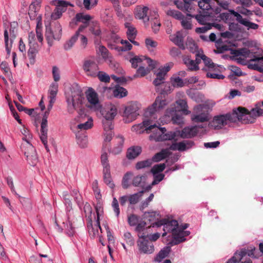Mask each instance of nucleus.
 <instances>
[{"label":"nucleus","mask_w":263,"mask_h":263,"mask_svg":"<svg viewBox=\"0 0 263 263\" xmlns=\"http://www.w3.org/2000/svg\"><path fill=\"white\" fill-rule=\"evenodd\" d=\"M93 18V17L73 18L72 22L70 23L71 26H72L73 23L77 24L79 23H82V24L80 26L75 34L64 44V48L65 50H68L73 47L78 39L79 33L86 28H88L89 30L95 36H99L101 34V31L99 24L97 21H94Z\"/></svg>","instance_id":"obj_1"},{"label":"nucleus","mask_w":263,"mask_h":263,"mask_svg":"<svg viewBox=\"0 0 263 263\" xmlns=\"http://www.w3.org/2000/svg\"><path fill=\"white\" fill-rule=\"evenodd\" d=\"M233 113L236 118V122L240 121L243 124H249L254 123L257 117L263 115V109L260 108L257 104L250 111L240 107L233 109Z\"/></svg>","instance_id":"obj_2"},{"label":"nucleus","mask_w":263,"mask_h":263,"mask_svg":"<svg viewBox=\"0 0 263 263\" xmlns=\"http://www.w3.org/2000/svg\"><path fill=\"white\" fill-rule=\"evenodd\" d=\"M85 99L83 95L79 92H72L71 95L66 96L67 111L69 114H73L78 109L80 117L87 115L85 109L83 107Z\"/></svg>","instance_id":"obj_3"},{"label":"nucleus","mask_w":263,"mask_h":263,"mask_svg":"<svg viewBox=\"0 0 263 263\" xmlns=\"http://www.w3.org/2000/svg\"><path fill=\"white\" fill-rule=\"evenodd\" d=\"M197 22L201 25H204L201 27L196 28V32L199 33H204L208 30L214 27L219 30H221L223 26L216 22L223 21L227 23L228 21L231 20L232 17H195Z\"/></svg>","instance_id":"obj_4"},{"label":"nucleus","mask_w":263,"mask_h":263,"mask_svg":"<svg viewBox=\"0 0 263 263\" xmlns=\"http://www.w3.org/2000/svg\"><path fill=\"white\" fill-rule=\"evenodd\" d=\"M166 129L165 127H160L156 125L154 128L153 134L149 136V139L156 142L164 141L167 140L176 141V137L179 135V132L170 131L166 133Z\"/></svg>","instance_id":"obj_5"},{"label":"nucleus","mask_w":263,"mask_h":263,"mask_svg":"<svg viewBox=\"0 0 263 263\" xmlns=\"http://www.w3.org/2000/svg\"><path fill=\"white\" fill-rule=\"evenodd\" d=\"M62 31L61 25L56 19L50 25H46L45 37L49 47L53 45L54 40L59 41L61 39Z\"/></svg>","instance_id":"obj_6"},{"label":"nucleus","mask_w":263,"mask_h":263,"mask_svg":"<svg viewBox=\"0 0 263 263\" xmlns=\"http://www.w3.org/2000/svg\"><path fill=\"white\" fill-rule=\"evenodd\" d=\"M62 31L61 25L56 19L50 25H46L45 37L49 47L53 45L54 40L59 41L61 39Z\"/></svg>","instance_id":"obj_7"},{"label":"nucleus","mask_w":263,"mask_h":263,"mask_svg":"<svg viewBox=\"0 0 263 263\" xmlns=\"http://www.w3.org/2000/svg\"><path fill=\"white\" fill-rule=\"evenodd\" d=\"M236 119L234 117L233 111L231 113L216 116L209 123V126L214 129H220L225 125L236 123Z\"/></svg>","instance_id":"obj_8"},{"label":"nucleus","mask_w":263,"mask_h":263,"mask_svg":"<svg viewBox=\"0 0 263 263\" xmlns=\"http://www.w3.org/2000/svg\"><path fill=\"white\" fill-rule=\"evenodd\" d=\"M167 104L166 100L162 96H158L155 102L146 109L145 114L147 117L157 119L156 114L163 109Z\"/></svg>","instance_id":"obj_9"},{"label":"nucleus","mask_w":263,"mask_h":263,"mask_svg":"<svg viewBox=\"0 0 263 263\" xmlns=\"http://www.w3.org/2000/svg\"><path fill=\"white\" fill-rule=\"evenodd\" d=\"M140 107V104L135 102L131 103L125 107L124 112L125 116L124 120L125 123H129L137 118L139 115Z\"/></svg>","instance_id":"obj_10"},{"label":"nucleus","mask_w":263,"mask_h":263,"mask_svg":"<svg viewBox=\"0 0 263 263\" xmlns=\"http://www.w3.org/2000/svg\"><path fill=\"white\" fill-rule=\"evenodd\" d=\"M163 226L164 232L162 233V236L166 235L167 233L172 232L173 233L177 230L178 223L176 220L167 221L165 219H162L160 221L155 222L153 227H159Z\"/></svg>","instance_id":"obj_11"},{"label":"nucleus","mask_w":263,"mask_h":263,"mask_svg":"<svg viewBox=\"0 0 263 263\" xmlns=\"http://www.w3.org/2000/svg\"><path fill=\"white\" fill-rule=\"evenodd\" d=\"M139 239L137 241V245L139 251L144 254H150L154 252V246L152 242L146 239L145 236L138 235Z\"/></svg>","instance_id":"obj_12"},{"label":"nucleus","mask_w":263,"mask_h":263,"mask_svg":"<svg viewBox=\"0 0 263 263\" xmlns=\"http://www.w3.org/2000/svg\"><path fill=\"white\" fill-rule=\"evenodd\" d=\"M237 23L229 22V29L232 31H238L239 29L238 23H239L245 26L248 30L254 29L256 30L258 28V25L257 24L251 22L246 18L243 17H236Z\"/></svg>","instance_id":"obj_13"},{"label":"nucleus","mask_w":263,"mask_h":263,"mask_svg":"<svg viewBox=\"0 0 263 263\" xmlns=\"http://www.w3.org/2000/svg\"><path fill=\"white\" fill-rule=\"evenodd\" d=\"M156 127V124L153 123L151 120H144L142 123L135 124L132 127V130L137 134H141L146 130L147 133L153 132L154 128Z\"/></svg>","instance_id":"obj_14"},{"label":"nucleus","mask_w":263,"mask_h":263,"mask_svg":"<svg viewBox=\"0 0 263 263\" xmlns=\"http://www.w3.org/2000/svg\"><path fill=\"white\" fill-rule=\"evenodd\" d=\"M97 213L96 223L93 226L92 220L90 219L87 223V229L89 234L91 237L94 238L99 234V230L102 231L100 223V212L101 211V207H96Z\"/></svg>","instance_id":"obj_15"},{"label":"nucleus","mask_w":263,"mask_h":263,"mask_svg":"<svg viewBox=\"0 0 263 263\" xmlns=\"http://www.w3.org/2000/svg\"><path fill=\"white\" fill-rule=\"evenodd\" d=\"M86 98L90 105L87 107L93 109L95 111H99L101 108L97 92L92 88H89L86 92Z\"/></svg>","instance_id":"obj_16"},{"label":"nucleus","mask_w":263,"mask_h":263,"mask_svg":"<svg viewBox=\"0 0 263 263\" xmlns=\"http://www.w3.org/2000/svg\"><path fill=\"white\" fill-rule=\"evenodd\" d=\"M83 68L87 76L92 77H97L99 70L98 64L91 60H85L84 62Z\"/></svg>","instance_id":"obj_17"},{"label":"nucleus","mask_w":263,"mask_h":263,"mask_svg":"<svg viewBox=\"0 0 263 263\" xmlns=\"http://www.w3.org/2000/svg\"><path fill=\"white\" fill-rule=\"evenodd\" d=\"M144 60L148 65L149 68H145L143 66H140L136 73L134 75V78L143 77L147 74L151 69L156 67V61H153L149 58H145Z\"/></svg>","instance_id":"obj_18"},{"label":"nucleus","mask_w":263,"mask_h":263,"mask_svg":"<svg viewBox=\"0 0 263 263\" xmlns=\"http://www.w3.org/2000/svg\"><path fill=\"white\" fill-rule=\"evenodd\" d=\"M194 145V142L191 140H183L179 142L173 143L169 147L170 150L178 151L179 152H184Z\"/></svg>","instance_id":"obj_19"},{"label":"nucleus","mask_w":263,"mask_h":263,"mask_svg":"<svg viewBox=\"0 0 263 263\" xmlns=\"http://www.w3.org/2000/svg\"><path fill=\"white\" fill-rule=\"evenodd\" d=\"M28 145V151L25 152L24 154L26 156L28 163L32 166H34L37 162V157L36 154L35 149L33 145L29 143L25 138H23Z\"/></svg>","instance_id":"obj_20"},{"label":"nucleus","mask_w":263,"mask_h":263,"mask_svg":"<svg viewBox=\"0 0 263 263\" xmlns=\"http://www.w3.org/2000/svg\"><path fill=\"white\" fill-rule=\"evenodd\" d=\"M105 119H114L117 113V109L115 105L109 104L105 106L99 110Z\"/></svg>","instance_id":"obj_21"},{"label":"nucleus","mask_w":263,"mask_h":263,"mask_svg":"<svg viewBox=\"0 0 263 263\" xmlns=\"http://www.w3.org/2000/svg\"><path fill=\"white\" fill-rule=\"evenodd\" d=\"M53 3L56 7L53 13L51 15V16H53V14L58 16H61L62 13L66 10L67 6L70 5L69 2L64 0L54 1Z\"/></svg>","instance_id":"obj_22"},{"label":"nucleus","mask_w":263,"mask_h":263,"mask_svg":"<svg viewBox=\"0 0 263 263\" xmlns=\"http://www.w3.org/2000/svg\"><path fill=\"white\" fill-rule=\"evenodd\" d=\"M184 37V36L182 31H177L175 34L170 36V40L182 50L186 48L183 43Z\"/></svg>","instance_id":"obj_23"},{"label":"nucleus","mask_w":263,"mask_h":263,"mask_svg":"<svg viewBox=\"0 0 263 263\" xmlns=\"http://www.w3.org/2000/svg\"><path fill=\"white\" fill-rule=\"evenodd\" d=\"M196 57L195 60L191 59L189 57H185L183 59L184 64L188 69L191 71H196L199 69L198 66L200 63V59L198 58L199 55L197 53Z\"/></svg>","instance_id":"obj_24"},{"label":"nucleus","mask_w":263,"mask_h":263,"mask_svg":"<svg viewBox=\"0 0 263 263\" xmlns=\"http://www.w3.org/2000/svg\"><path fill=\"white\" fill-rule=\"evenodd\" d=\"M157 77L153 81V84L156 86H158L159 85H161V86H165V87H168L167 89H163L162 90L161 93H167L170 89V83H165L164 82V76L162 74L161 72H158L156 73Z\"/></svg>","instance_id":"obj_25"},{"label":"nucleus","mask_w":263,"mask_h":263,"mask_svg":"<svg viewBox=\"0 0 263 263\" xmlns=\"http://www.w3.org/2000/svg\"><path fill=\"white\" fill-rule=\"evenodd\" d=\"M74 218V215L71 216V218L69 219L66 217V221L63 222L65 233L69 237L73 236L75 233L74 228L72 226Z\"/></svg>","instance_id":"obj_26"},{"label":"nucleus","mask_w":263,"mask_h":263,"mask_svg":"<svg viewBox=\"0 0 263 263\" xmlns=\"http://www.w3.org/2000/svg\"><path fill=\"white\" fill-rule=\"evenodd\" d=\"M198 130L197 126H192L183 128L180 133V136L183 138H192L195 137Z\"/></svg>","instance_id":"obj_27"},{"label":"nucleus","mask_w":263,"mask_h":263,"mask_svg":"<svg viewBox=\"0 0 263 263\" xmlns=\"http://www.w3.org/2000/svg\"><path fill=\"white\" fill-rule=\"evenodd\" d=\"M30 48L28 51V57L31 64L35 63V57L40 49V47L37 43L29 44Z\"/></svg>","instance_id":"obj_28"},{"label":"nucleus","mask_w":263,"mask_h":263,"mask_svg":"<svg viewBox=\"0 0 263 263\" xmlns=\"http://www.w3.org/2000/svg\"><path fill=\"white\" fill-rule=\"evenodd\" d=\"M255 252L256 248L252 245L249 246L247 249L242 248L239 252L238 251V254L240 256L241 260L247 255L253 258H257L255 255Z\"/></svg>","instance_id":"obj_29"},{"label":"nucleus","mask_w":263,"mask_h":263,"mask_svg":"<svg viewBox=\"0 0 263 263\" xmlns=\"http://www.w3.org/2000/svg\"><path fill=\"white\" fill-rule=\"evenodd\" d=\"M220 68H222V67L218 65L213 69H209L206 73V77L218 80L223 79L225 78V76L222 74H219L218 73L220 71Z\"/></svg>","instance_id":"obj_30"},{"label":"nucleus","mask_w":263,"mask_h":263,"mask_svg":"<svg viewBox=\"0 0 263 263\" xmlns=\"http://www.w3.org/2000/svg\"><path fill=\"white\" fill-rule=\"evenodd\" d=\"M250 62H255L253 64H250V66L252 69L260 72H263V56L261 57L253 56V58L250 59Z\"/></svg>","instance_id":"obj_31"},{"label":"nucleus","mask_w":263,"mask_h":263,"mask_svg":"<svg viewBox=\"0 0 263 263\" xmlns=\"http://www.w3.org/2000/svg\"><path fill=\"white\" fill-rule=\"evenodd\" d=\"M115 141L117 145L111 149L110 152L115 155H117L120 153L122 150L124 139L122 136H119L115 138Z\"/></svg>","instance_id":"obj_32"},{"label":"nucleus","mask_w":263,"mask_h":263,"mask_svg":"<svg viewBox=\"0 0 263 263\" xmlns=\"http://www.w3.org/2000/svg\"><path fill=\"white\" fill-rule=\"evenodd\" d=\"M168 148L162 149L160 152L156 153L151 160H153V162H159L161 160L167 158L170 155V153Z\"/></svg>","instance_id":"obj_33"},{"label":"nucleus","mask_w":263,"mask_h":263,"mask_svg":"<svg viewBox=\"0 0 263 263\" xmlns=\"http://www.w3.org/2000/svg\"><path fill=\"white\" fill-rule=\"evenodd\" d=\"M147 176L146 175H138L135 176L132 181V184L135 186L144 188L146 182Z\"/></svg>","instance_id":"obj_34"},{"label":"nucleus","mask_w":263,"mask_h":263,"mask_svg":"<svg viewBox=\"0 0 263 263\" xmlns=\"http://www.w3.org/2000/svg\"><path fill=\"white\" fill-rule=\"evenodd\" d=\"M112 94L115 98L121 99L126 97L128 92L125 88L117 85L112 90Z\"/></svg>","instance_id":"obj_35"},{"label":"nucleus","mask_w":263,"mask_h":263,"mask_svg":"<svg viewBox=\"0 0 263 263\" xmlns=\"http://www.w3.org/2000/svg\"><path fill=\"white\" fill-rule=\"evenodd\" d=\"M141 147L138 146L129 148L127 152L126 157L129 159H133L138 156L141 153Z\"/></svg>","instance_id":"obj_36"},{"label":"nucleus","mask_w":263,"mask_h":263,"mask_svg":"<svg viewBox=\"0 0 263 263\" xmlns=\"http://www.w3.org/2000/svg\"><path fill=\"white\" fill-rule=\"evenodd\" d=\"M192 121L196 123H202L209 120L208 114L205 112H202L199 114H193L191 116Z\"/></svg>","instance_id":"obj_37"},{"label":"nucleus","mask_w":263,"mask_h":263,"mask_svg":"<svg viewBox=\"0 0 263 263\" xmlns=\"http://www.w3.org/2000/svg\"><path fill=\"white\" fill-rule=\"evenodd\" d=\"M173 239L171 242L172 245H178L186 240V238L184 237L183 234L178 230L175 231L173 233Z\"/></svg>","instance_id":"obj_38"},{"label":"nucleus","mask_w":263,"mask_h":263,"mask_svg":"<svg viewBox=\"0 0 263 263\" xmlns=\"http://www.w3.org/2000/svg\"><path fill=\"white\" fill-rule=\"evenodd\" d=\"M103 179L104 182L110 188L113 189L115 184L112 180L110 175V168H105L103 170Z\"/></svg>","instance_id":"obj_39"},{"label":"nucleus","mask_w":263,"mask_h":263,"mask_svg":"<svg viewBox=\"0 0 263 263\" xmlns=\"http://www.w3.org/2000/svg\"><path fill=\"white\" fill-rule=\"evenodd\" d=\"M121 44L124 46L120 47L116 45L111 46V48L117 50L118 51H127L132 49V44L127 40H122L120 42Z\"/></svg>","instance_id":"obj_40"},{"label":"nucleus","mask_w":263,"mask_h":263,"mask_svg":"<svg viewBox=\"0 0 263 263\" xmlns=\"http://www.w3.org/2000/svg\"><path fill=\"white\" fill-rule=\"evenodd\" d=\"M170 252V249L168 247H164L161 249L159 253L157 254L154 259V261L158 262H160L162 260L167 257Z\"/></svg>","instance_id":"obj_41"},{"label":"nucleus","mask_w":263,"mask_h":263,"mask_svg":"<svg viewBox=\"0 0 263 263\" xmlns=\"http://www.w3.org/2000/svg\"><path fill=\"white\" fill-rule=\"evenodd\" d=\"M58 90V84L56 82L52 83L49 87V98L51 99V103L54 102L55 97L57 95Z\"/></svg>","instance_id":"obj_42"},{"label":"nucleus","mask_w":263,"mask_h":263,"mask_svg":"<svg viewBox=\"0 0 263 263\" xmlns=\"http://www.w3.org/2000/svg\"><path fill=\"white\" fill-rule=\"evenodd\" d=\"M197 54L199 55L198 58L200 59V62L201 60H203L205 65L207 66L209 69H213V68L217 66L218 65L214 64L211 59L207 57L205 55L203 54H200V53H198Z\"/></svg>","instance_id":"obj_43"},{"label":"nucleus","mask_w":263,"mask_h":263,"mask_svg":"<svg viewBox=\"0 0 263 263\" xmlns=\"http://www.w3.org/2000/svg\"><path fill=\"white\" fill-rule=\"evenodd\" d=\"M125 27L127 29L126 34L128 39H135L137 35V30L136 28L129 23L125 24Z\"/></svg>","instance_id":"obj_44"},{"label":"nucleus","mask_w":263,"mask_h":263,"mask_svg":"<svg viewBox=\"0 0 263 263\" xmlns=\"http://www.w3.org/2000/svg\"><path fill=\"white\" fill-rule=\"evenodd\" d=\"M197 2L200 9L202 10H210L212 9L211 0H195Z\"/></svg>","instance_id":"obj_45"},{"label":"nucleus","mask_w":263,"mask_h":263,"mask_svg":"<svg viewBox=\"0 0 263 263\" xmlns=\"http://www.w3.org/2000/svg\"><path fill=\"white\" fill-rule=\"evenodd\" d=\"M41 8L39 6H35L30 4L29 7L28 14L29 16H42V14L40 13Z\"/></svg>","instance_id":"obj_46"},{"label":"nucleus","mask_w":263,"mask_h":263,"mask_svg":"<svg viewBox=\"0 0 263 263\" xmlns=\"http://www.w3.org/2000/svg\"><path fill=\"white\" fill-rule=\"evenodd\" d=\"M135 231L138 233V234L142 235L143 233H147V230L151 229V227L146 228V223L144 221H141L136 226Z\"/></svg>","instance_id":"obj_47"},{"label":"nucleus","mask_w":263,"mask_h":263,"mask_svg":"<svg viewBox=\"0 0 263 263\" xmlns=\"http://www.w3.org/2000/svg\"><path fill=\"white\" fill-rule=\"evenodd\" d=\"M153 164V160L151 159H148L143 161L138 162L135 166L137 170H141L147 167H149Z\"/></svg>","instance_id":"obj_48"},{"label":"nucleus","mask_w":263,"mask_h":263,"mask_svg":"<svg viewBox=\"0 0 263 263\" xmlns=\"http://www.w3.org/2000/svg\"><path fill=\"white\" fill-rule=\"evenodd\" d=\"M64 203L66 206V217H68V219L71 218V216L73 215V212L72 208V203L71 201L65 197L64 198Z\"/></svg>","instance_id":"obj_49"},{"label":"nucleus","mask_w":263,"mask_h":263,"mask_svg":"<svg viewBox=\"0 0 263 263\" xmlns=\"http://www.w3.org/2000/svg\"><path fill=\"white\" fill-rule=\"evenodd\" d=\"M4 40L6 50L8 55H10L12 43H11V38L9 39V33L7 29L4 31Z\"/></svg>","instance_id":"obj_50"},{"label":"nucleus","mask_w":263,"mask_h":263,"mask_svg":"<svg viewBox=\"0 0 263 263\" xmlns=\"http://www.w3.org/2000/svg\"><path fill=\"white\" fill-rule=\"evenodd\" d=\"M181 21L182 27L185 29H191L192 28L191 18L192 17H176Z\"/></svg>","instance_id":"obj_51"},{"label":"nucleus","mask_w":263,"mask_h":263,"mask_svg":"<svg viewBox=\"0 0 263 263\" xmlns=\"http://www.w3.org/2000/svg\"><path fill=\"white\" fill-rule=\"evenodd\" d=\"M47 128H44V129L41 128L40 139L43 143L46 151L49 152V149L47 144Z\"/></svg>","instance_id":"obj_52"},{"label":"nucleus","mask_w":263,"mask_h":263,"mask_svg":"<svg viewBox=\"0 0 263 263\" xmlns=\"http://www.w3.org/2000/svg\"><path fill=\"white\" fill-rule=\"evenodd\" d=\"M176 103L181 108L182 112L185 115L191 114V111L188 110V105L185 100L179 99L176 101Z\"/></svg>","instance_id":"obj_53"},{"label":"nucleus","mask_w":263,"mask_h":263,"mask_svg":"<svg viewBox=\"0 0 263 263\" xmlns=\"http://www.w3.org/2000/svg\"><path fill=\"white\" fill-rule=\"evenodd\" d=\"M144 193V191H141L138 193L133 194L128 196V201L130 204H135L139 200L140 198Z\"/></svg>","instance_id":"obj_54"},{"label":"nucleus","mask_w":263,"mask_h":263,"mask_svg":"<svg viewBox=\"0 0 263 263\" xmlns=\"http://www.w3.org/2000/svg\"><path fill=\"white\" fill-rule=\"evenodd\" d=\"M133 173L130 172H127L123 176L122 181V185L123 189H127L130 186L129 181L131 179Z\"/></svg>","instance_id":"obj_55"},{"label":"nucleus","mask_w":263,"mask_h":263,"mask_svg":"<svg viewBox=\"0 0 263 263\" xmlns=\"http://www.w3.org/2000/svg\"><path fill=\"white\" fill-rule=\"evenodd\" d=\"M172 85L175 87H182L184 85L183 80L179 76H174L171 79Z\"/></svg>","instance_id":"obj_56"},{"label":"nucleus","mask_w":263,"mask_h":263,"mask_svg":"<svg viewBox=\"0 0 263 263\" xmlns=\"http://www.w3.org/2000/svg\"><path fill=\"white\" fill-rule=\"evenodd\" d=\"M148 9L147 7L138 6L135 10L136 16H147Z\"/></svg>","instance_id":"obj_57"},{"label":"nucleus","mask_w":263,"mask_h":263,"mask_svg":"<svg viewBox=\"0 0 263 263\" xmlns=\"http://www.w3.org/2000/svg\"><path fill=\"white\" fill-rule=\"evenodd\" d=\"M10 28L9 29L10 38H11V43H13V40L15 38L16 28L17 26L16 22H12L10 24Z\"/></svg>","instance_id":"obj_58"},{"label":"nucleus","mask_w":263,"mask_h":263,"mask_svg":"<svg viewBox=\"0 0 263 263\" xmlns=\"http://www.w3.org/2000/svg\"><path fill=\"white\" fill-rule=\"evenodd\" d=\"M186 47L189 49L190 51L192 53H195L197 51L198 48L193 39L190 37L187 39Z\"/></svg>","instance_id":"obj_59"},{"label":"nucleus","mask_w":263,"mask_h":263,"mask_svg":"<svg viewBox=\"0 0 263 263\" xmlns=\"http://www.w3.org/2000/svg\"><path fill=\"white\" fill-rule=\"evenodd\" d=\"M93 125V120L92 118L89 117L88 120L84 123H81L78 125L77 127L78 128L81 129L87 130L90 128Z\"/></svg>","instance_id":"obj_60"},{"label":"nucleus","mask_w":263,"mask_h":263,"mask_svg":"<svg viewBox=\"0 0 263 263\" xmlns=\"http://www.w3.org/2000/svg\"><path fill=\"white\" fill-rule=\"evenodd\" d=\"M112 120L113 119L107 120L105 119L103 120L102 123L103 125L104 129L106 132L112 131V129L114 128Z\"/></svg>","instance_id":"obj_61"},{"label":"nucleus","mask_w":263,"mask_h":263,"mask_svg":"<svg viewBox=\"0 0 263 263\" xmlns=\"http://www.w3.org/2000/svg\"><path fill=\"white\" fill-rule=\"evenodd\" d=\"M101 162L103 169L110 168V165L108 160V155L106 152H104L101 154Z\"/></svg>","instance_id":"obj_62"},{"label":"nucleus","mask_w":263,"mask_h":263,"mask_svg":"<svg viewBox=\"0 0 263 263\" xmlns=\"http://www.w3.org/2000/svg\"><path fill=\"white\" fill-rule=\"evenodd\" d=\"M165 163H160L155 165L151 169V172L155 175L162 172L165 168Z\"/></svg>","instance_id":"obj_63"},{"label":"nucleus","mask_w":263,"mask_h":263,"mask_svg":"<svg viewBox=\"0 0 263 263\" xmlns=\"http://www.w3.org/2000/svg\"><path fill=\"white\" fill-rule=\"evenodd\" d=\"M145 57L140 58L139 57L136 56L131 59L130 62L132 64V67L134 68H137L139 64H140L143 61H145Z\"/></svg>","instance_id":"obj_64"}]
</instances>
